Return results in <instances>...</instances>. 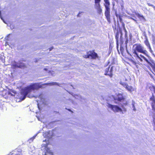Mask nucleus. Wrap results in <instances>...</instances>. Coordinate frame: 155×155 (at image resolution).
<instances>
[{
  "instance_id": "a211bd4d",
  "label": "nucleus",
  "mask_w": 155,
  "mask_h": 155,
  "mask_svg": "<svg viewBox=\"0 0 155 155\" xmlns=\"http://www.w3.org/2000/svg\"><path fill=\"white\" fill-rule=\"evenodd\" d=\"M119 37V33L118 32H117L116 33V34L115 38L116 39L117 44V45H118Z\"/></svg>"
},
{
  "instance_id": "c85d7f7f",
  "label": "nucleus",
  "mask_w": 155,
  "mask_h": 155,
  "mask_svg": "<svg viewBox=\"0 0 155 155\" xmlns=\"http://www.w3.org/2000/svg\"><path fill=\"white\" fill-rule=\"evenodd\" d=\"M109 68H110V67H109L108 68H107L106 69V70H105L106 73L107 72H109Z\"/></svg>"
},
{
  "instance_id": "58836bf2",
  "label": "nucleus",
  "mask_w": 155,
  "mask_h": 155,
  "mask_svg": "<svg viewBox=\"0 0 155 155\" xmlns=\"http://www.w3.org/2000/svg\"><path fill=\"white\" fill-rule=\"evenodd\" d=\"M36 117H37L38 120H39V116H38V115H36Z\"/></svg>"
},
{
  "instance_id": "de8ad7c7",
  "label": "nucleus",
  "mask_w": 155,
  "mask_h": 155,
  "mask_svg": "<svg viewBox=\"0 0 155 155\" xmlns=\"http://www.w3.org/2000/svg\"><path fill=\"white\" fill-rule=\"evenodd\" d=\"M154 130H155V125H154Z\"/></svg>"
},
{
  "instance_id": "1a4fd4ad",
  "label": "nucleus",
  "mask_w": 155,
  "mask_h": 155,
  "mask_svg": "<svg viewBox=\"0 0 155 155\" xmlns=\"http://www.w3.org/2000/svg\"><path fill=\"white\" fill-rule=\"evenodd\" d=\"M106 10L105 12V16H106L107 21L110 22V8H105Z\"/></svg>"
},
{
  "instance_id": "f257e3e1",
  "label": "nucleus",
  "mask_w": 155,
  "mask_h": 155,
  "mask_svg": "<svg viewBox=\"0 0 155 155\" xmlns=\"http://www.w3.org/2000/svg\"><path fill=\"white\" fill-rule=\"evenodd\" d=\"M55 129L53 130V131H49L48 132L44 133L43 136L47 138L48 140L45 139V143H43L42 145L41 150H43L45 152L44 154H42V155H46L48 153L51 154V155H53V153L51 152L50 150L47 147V145H48V143L49 140L53 136L54 134H55L56 130ZM44 142V141H43Z\"/></svg>"
},
{
  "instance_id": "393cba45",
  "label": "nucleus",
  "mask_w": 155,
  "mask_h": 155,
  "mask_svg": "<svg viewBox=\"0 0 155 155\" xmlns=\"http://www.w3.org/2000/svg\"><path fill=\"white\" fill-rule=\"evenodd\" d=\"M44 71H45L44 73L42 74L41 76H44L46 74V72H47L46 71H48V69L47 68H44L43 69Z\"/></svg>"
},
{
  "instance_id": "423d86ee",
  "label": "nucleus",
  "mask_w": 155,
  "mask_h": 155,
  "mask_svg": "<svg viewBox=\"0 0 155 155\" xmlns=\"http://www.w3.org/2000/svg\"><path fill=\"white\" fill-rule=\"evenodd\" d=\"M85 58H89L90 57L92 59H96L98 58V56L97 53L93 51H90L87 53V55L83 56Z\"/></svg>"
},
{
  "instance_id": "39448f33",
  "label": "nucleus",
  "mask_w": 155,
  "mask_h": 155,
  "mask_svg": "<svg viewBox=\"0 0 155 155\" xmlns=\"http://www.w3.org/2000/svg\"><path fill=\"white\" fill-rule=\"evenodd\" d=\"M107 106L114 112H122V113H123L122 109L117 106L113 105L108 103L107 104Z\"/></svg>"
},
{
  "instance_id": "6ab92c4d",
  "label": "nucleus",
  "mask_w": 155,
  "mask_h": 155,
  "mask_svg": "<svg viewBox=\"0 0 155 155\" xmlns=\"http://www.w3.org/2000/svg\"><path fill=\"white\" fill-rule=\"evenodd\" d=\"M38 133H37V134H36L34 136H33V137H31V138H30L28 140V141L29 142V143H31L33 141V140H34V139L37 136V135H38Z\"/></svg>"
},
{
  "instance_id": "c03bdc74",
  "label": "nucleus",
  "mask_w": 155,
  "mask_h": 155,
  "mask_svg": "<svg viewBox=\"0 0 155 155\" xmlns=\"http://www.w3.org/2000/svg\"><path fill=\"white\" fill-rule=\"evenodd\" d=\"M123 109H124V110L125 111H126V108H123Z\"/></svg>"
},
{
  "instance_id": "6e6552de",
  "label": "nucleus",
  "mask_w": 155,
  "mask_h": 155,
  "mask_svg": "<svg viewBox=\"0 0 155 155\" xmlns=\"http://www.w3.org/2000/svg\"><path fill=\"white\" fill-rule=\"evenodd\" d=\"M150 100L152 110L155 112V98L153 94H152V95L150 97Z\"/></svg>"
},
{
  "instance_id": "2eb2a0df",
  "label": "nucleus",
  "mask_w": 155,
  "mask_h": 155,
  "mask_svg": "<svg viewBox=\"0 0 155 155\" xmlns=\"http://www.w3.org/2000/svg\"><path fill=\"white\" fill-rule=\"evenodd\" d=\"M105 3L104 6L105 8H110V3L109 0H104Z\"/></svg>"
},
{
  "instance_id": "f704fd0d",
  "label": "nucleus",
  "mask_w": 155,
  "mask_h": 155,
  "mask_svg": "<svg viewBox=\"0 0 155 155\" xmlns=\"http://www.w3.org/2000/svg\"><path fill=\"white\" fill-rule=\"evenodd\" d=\"M153 123L154 124V125H155V118L153 117Z\"/></svg>"
},
{
  "instance_id": "f8f14e48",
  "label": "nucleus",
  "mask_w": 155,
  "mask_h": 155,
  "mask_svg": "<svg viewBox=\"0 0 155 155\" xmlns=\"http://www.w3.org/2000/svg\"><path fill=\"white\" fill-rule=\"evenodd\" d=\"M122 26L123 27V29L124 30V32H125V38L126 39V41H127L128 39H127V31H126V30L125 28L124 24V23H123L122 24Z\"/></svg>"
},
{
  "instance_id": "603ef678",
  "label": "nucleus",
  "mask_w": 155,
  "mask_h": 155,
  "mask_svg": "<svg viewBox=\"0 0 155 155\" xmlns=\"http://www.w3.org/2000/svg\"><path fill=\"white\" fill-rule=\"evenodd\" d=\"M37 113H38V112H37H37H36V113L37 114Z\"/></svg>"
},
{
  "instance_id": "4468645a",
  "label": "nucleus",
  "mask_w": 155,
  "mask_h": 155,
  "mask_svg": "<svg viewBox=\"0 0 155 155\" xmlns=\"http://www.w3.org/2000/svg\"><path fill=\"white\" fill-rule=\"evenodd\" d=\"M46 84L50 85H57L59 87H62L61 84H58L57 82H52Z\"/></svg>"
},
{
  "instance_id": "0eeeda50",
  "label": "nucleus",
  "mask_w": 155,
  "mask_h": 155,
  "mask_svg": "<svg viewBox=\"0 0 155 155\" xmlns=\"http://www.w3.org/2000/svg\"><path fill=\"white\" fill-rule=\"evenodd\" d=\"M112 97L115 101V102L116 103H117V101H121L124 100V98L121 94L119 93L116 97L112 96Z\"/></svg>"
},
{
  "instance_id": "ea45409f",
  "label": "nucleus",
  "mask_w": 155,
  "mask_h": 155,
  "mask_svg": "<svg viewBox=\"0 0 155 155\" xmlns=\"http://www.w3.org/2000/svg\"><path fill=\"white\" fill-rule=\"evenodd\" d=\"M53 48V47H51L49 48V51H51Z\"/></svg>"
},
{
  "instance_id": "9d476101",
  "label": "nucleus",
  "mask_w": 155,
  "mask_h": 155,
  "mask_svg": "<svg viewBox=\"0 0 155 155\" xmlns=\"http://www.w3.org/2000/svg\"><path fill=\"white\" fill-rule=\"evenodd\" d=\"M21 151L20 149H15L11 153V155H21Z\"/></svg>"
},
{
  "instance_id": "4c0bfd02",
  "label": "nucleus",
  "mask_w": 155,
  "mask_h": 155,
  "mask_svg": "<svg viewBox=\"0 0 155 155\" xmlns=\"http://www.w3.org/2000/svg\"><path fill=\"white\" fill-rule=\"evenodd\" d=\"M145 39H146V40H148L147 37V36H146V35H145Z\"/></svg>"
},
{
  "instance_id": "dca6fc26",
  "label": "nucleus",
  "mask_w": 155,
  "mask_h": 155,
  "mask_svg": "<svg viewBox=\"0 0 155 155\" xmlns=\"http://www.w3.org/2000/svg\"><path fill=\"white\" fill-rule=\"evenodd\" d=\"M136 15L140 20H143L144 21H146V19L143 15H141L139 13L137 14Z\"/></svg>"
},
{
  "instance_id": "79ce46f5",
  "label": "nucleus",
  "mask_w": 155,
  "mask_h": 155,
  "mask_svg": "<svg viewBox=\"0 0 155 155\" xmlns=\"http://www.w3.org/2000/svg\"><path fill=\"white\" fill-rule=\"evenodd\" d=\"M119 19H120V21H122V18H121L120 17H119Z\"/></svg>"
},
{
  "instance_id": "4d7b16f0",
  "label": "nucleus",
  "mask_w": 155,
  "mask_h": 155,
  "mask_svg": "<svg viewBox=\"0 0 155 155\" xmlns=\"http://www.w3.org/2000/svg\"><path fill=\"white\" fill-rule=\"evenodd\" d=\"M125 80H126V81H127V79H125Z\"/></svg>"
},
{
  "instance_id": "7ed1b4c3",
  "label": "nucleus",
  "mask_w": 155,
  "mask_h": 155,
  "mask_svg": "<svg viewBox=\"0 0 155 155\" xmlns=\"http://www.w3.org/2000/svg\"><path fill=\"white\" fill-rule=\"evenodd\" d=\"M137 52L143 53L147 56H148L147 51L145 49L144 47L140 44H135L133 46V56L142 61V59L140 57Z\"/></svg>"
},
{
  "instance_id": "f3484780",
  "label": "nucleus",
  "mask_w": 155,
  "mask_h": 155,
  "mask_svg": "<svg viewBox=\"0 0 155 155\" xmlns=\"http://www.w3.org/2000/svg\"><path fill=\"white\" fill-rule=\"evenodd\" d=\"M22 63H15L14 64H13V66L15 68H21V66H22Z\"/></svg>"
},
{
  "instance_id": "2f4dec72",
  "label": "nucleus",
  "mask_w": 155,
  "mask_h": 155,
  "mask_svg": "<svg viewBox=\"0 0 155 155\" xmlns=\"http://www.w3.org/2000/svg\"><path fill=\"white\" fill-rule=\"evenodd\" d=\"M126 51H127V53H128L129 55H130V56H132L131 55V54H130V53L128 52V50H127V49H126Z\"/></svg>"
},
{
  "instance_id": "a18cd8bd",
  "label": "nucleus",
  "mask_w": 155,
  "mask_h": 155,
  "mask_svg": "<svg viewBox=\"0 0 155 155\" xmlns=\"http://www.w3.org/2000/svg\"><path fill=\"white\" fill-rule=\"evenodd\" d=\"M113 6L115 5V3L114 2H113Z\"/></svg>"
},
{
  "instance_id": "b1692460",
  "label": "nucleus",
  "mask_w": 155,
  "mask_h": 155,
  "mask_svg": "<svg viewBox=\"0 0 155 155\" xmlns=\"http://www.w3.org/2000/svg\"><path fill=\"white\" fill-rule=\"evenodd\" d=\"M144 43L145 45L147 46V47L150 46V44H149L148 40H145L144 41Z\"/></svg>"
},
{
  "instance_id": "20e7f679",
  "label": "nucleus",
  "mask_w": 155,
  "mask_h": 155,
  "mask_svg": "<svg viewBox=\"0 0 155 155\" xmlns=\"http://www.w3.org/2000/svg\"><path fill=\"white\" fill-rule=\"evenodd\" d=\"M40 98V102L39 103V111L40 110V107H41L48 104V100L46 99L44 96L39 95V98Z\"/></svg>"
},
{
  "instance_id": "aec40b11",
  "label": "nucleus",
  "mask_w": 155,
  "mask_h": 155,
  "mask_svg": "<svg viewBox=\"0 0 155 155\" xmlns=\"http://www.w3.org/2000/svg\"><path fill=\"white\" fill-rule=\"evenodd\" d=\"M128 91H131L132 90V87L131 86H129L128 84L125 87Z\"/></svg>"
},
{
  "instance_id": "49530a36",
  "label": "nucleus",
  "mask_w": 155,
  "mask_h": 155,
  "mask_svg": "<svg viewBox=\"0 0 155 155\" xmlns=\"http://www.w3.org/2000/svg\"><path fill=\"white\" fill-rule=\"evenodd\" d=\"M55 123V121H54V122H52V123H51L50 124H54Z\"/></svg>"
},
{
  "instance_id": "8fccbe9b",
  "label": "nucleus",
  "mask_w": 155,
  "mask_h": 155,
  "mask_svg": "<svg viewBox=\"0 0 155 155\" xmlns=\"http://www.w3.org/2000/svg\"><path fill=\"white\" fill-rule=\"evenodd\" d=\"M31 152H33V153H34V152H33V150H32V151H31Z\"/></svg>"
},
{
  "instance_id": "7c9ffc66",
  "label": "nucleus",
  "mask_w": 155,
  "mask_h": 155,
  "mask_svg": "<svg viewBox=\"0 0 155 155\" xmlns=\"http://www.w3.org/2000/svg\"><path fill=\"white\" fill-rule=\"evenodd\" d=\"M147 4L149 6H152V7L153 5H152V4H150V3H147Z\"/></svg>"
},
{
  "instance_id": "a878e982",
  "label": "nucleus",
  "mask_w": 155,
  "mask_h": 155,
  "mask_svg": "<svg viewBox=\"0 0 155 155\" xmlns=\"http://www.w3.org/2000/svg\"><path fill=\"white\" fill-rule=\"evenodd\" d=\"M120 39L121 41H122V36L123 35V34L122 31L121 30H120Z\"/></svg>"
},
{
  "instance_id": "5fc2aeb1",
  "label": "nucleus",
  "mask_w": 155,
  "mask_h": 155,
  "mask_svg": "<svg viewBox=\"0 0 155 155\" xmlns=\"http://www.w3.org/2000/svg\"><path fill=\"white\" fill-rule=\"evenodd\" d=\"M131 36H131V35H130V38H131Z\"/></svg>"
},
{
  "instance_id": "a19ab883",
  "label": "nucleus",
  "mask_w": 155,
  "mask_h": 155,
  "mask_svg": "<svg viewBox=\"0 0 155 155\" xmlns=\"http://www.w3.org/2000/svg\"><path fill=\"white\" fill-rule=\"evenodd\" d=\"M119 19H120V21H122V18H121L120 17H119Z\"/></svg>"
},
{
  "instance_id": "5701e85b",
  "label": "nucleus",
  "mask_w": 155,
  "mask_h": 155,
  "mask_svg": "<svg viewBox=\"0 0 155 155\" xmlns=\"http://www.w3.org/2000/svg\"><path fill=\"white\" fill-rule=\"evenodd\" d=\"M120 83L125 87L127 85V84L126 83L124 82H122L121 81H120Z\"/></svg>"
},
{
  "instance_id": "cd10ccee",
  "label": "nucleus",
  "mask_w": 155,
  "mask_h": 155,
  "mask_svg": "<svg viewBox=\"0 0 155 155\" xmlns=\"http://www.w3.org/2000/svg\"><path fill=\"white\" fill-rule=\"evenodd\" d=\"M149 49V51L151 53H153V51L152 50L150 46H149L148 47Z\"/></svg>"
},
{
  "instance_id": "bb28decb",
  "label": "nucleus",
  "mask_w": 155,
  "mask_h": 155,
  "mask_svg": "<svg viewBox=\"0 0 155 155\" xmlns=\"http://www.w3.org/2000/svg\"><path fill=\"white\" fill-rule=\"evenodd\" d=\"M101 0H95V5L98 3H100Z\"/></svg>"
},
{
  "instance_id": "4be33fe9",
  "label": "nucleus",
  "mask_w": 155,
  "mask_h": 155,
  "mask_svg": "<svg viewBox=\"0 0 155 155\" xmlns=\"http://www.w3.org/2000/svg\"><path fill=\"white\" fill-rule=\"evenodd\" d=\"M149 89L152 91L154 92L155 94V87L154 86H152L149 87Z\"/></svg>"
},
{
  "instance_id": "09e8293b",
  "label": "nucleus",
  "mask_w": 155,
  "mask_h": 155,
  "mask_svg": "<svg viewBox=\"0 0 155 155\" xmlns=\"http://www.w3.org/2000/svg\"><path fill=\"white\" fill-rule=\"evenodd\" d=\"M41 85H40V83H39V88H40L41 87Z\"/></svg>"
},
{
  "instance_id": "f03ea898",
  "label": "nucleus",
  "mask_w": 155,
  "mask_h": 155,
  "mask_svg": "<svg viewBox=\"0 0 155 155\" xmlns=\"http://www.w3.org/2000/svg\"><path fill=\"white\" fill-rule=\"evenodd\" d=\"M38 88L39 84L38 83L33 84L25 88L21 92V94L22 95V97L21 98L22 100H24L27 96L29 98L32 97H37L38 96H37L36 97L31 96L30 95V94H29V93L32 90H37Z\"/></svg>"
},
{
  "instance_id": "3c124183",
  "label": "nucleus",
  "mask_w": 155,
  "mask_h": 155,
  "mask_svg": "<svg viewBox=\"0 0 155 155\" xmlns=\"http://www.w3.org/2000/svg\"><path fill=\"white\" fill-rule=\"evenodd\" d=\"M145 35H146V34H144V35L145 36Z\"/></svg>"
},
{
  "instance_id": "ddd939ff",
  "label": "nucleus",
  "mask_w": 155,
  "mask_h": 155,
  "mask_svg": "<svg viewBox=\"0 0 155 155\" xmlns=\"http://www.w3.org/2000/svg\"><path fill=\"white\" fill-rule=\"evenodd\" d=\"M113 67H111L110 69L109 70V72L105 73V74L109 76L110 77L112 76V72L113 71Z\"/></svg>"
},
{
  "instance_id": "37998d69",
  "label": "nucleus",
  "mask_w": 155,
  "mask_h": 155,
  "mask_svg": "<svg viewBox=\"0 0 155 155\" xmlns=\"http://www.w3.org/2000/svg\"><path fill=\"white\" fill-rule=\"evenodd\" d=\"M152 7H153L154 9L155 10V6L153 5Z\"/></svg>"
},
{
  "instance_id": "c756f323",
  "label": "nucleus",
  "mask_w": 155,
  "mask_h": 155,
  "mask_svg": "<svg viewBox=\"0 0 155 155\" xmlns=\"http://www.w3.org/2000/svg\"><path fill=\"white\" fill-rule=\"evenodd\" d=\"M129 17V18H130V19H131L133 20H134V21H135V22H136V23H137V20H136L135 19H134V18H133L131 17Z\"/></svg>"
},
{
  "instance_id": "c9c22d12",
  "label": "nucleus",
  "mask_w": 155,
  "mask_h": 155,
  "mask_svg": "<svg viewBox=\"0 0 155 155\" xmlns=\"http://www.w3.org/2000/svg\"><path fill=\"white\" fill-rule=\"evenodd\" d=\"M133 64H134L135 65H136V62L134 61H133Z\"/></svg>"
},
{
  "instance_id": "6e6d98bb",
  "label": "nucleus",
  "mask_w": 155,
  "mask_h": 155,
  "mask_svg": "<svg viewBox=\"0 0 155 155\" xmlns=\"http://www.w3.org/2000/svg\"><path fill=\"white\" fill-rule=\"evenodd\" d=\"M3 21L4 22V23H6L5 22V21Z\"/></svg>"
},
{
  "instance_id": "412c9836",
  "label": "nucleus",
  "mask_w": 155,
  "mask_h": 155,
  "mask_svg": "<svg viewBox=\"0 0 155 155\" xmlns=\"http://www.w3.org/2000/svg\"><path fill=\"white\" fill-rule=\"evenodd\" d=\"M135 103L134 101L133 100H132V107L133 108V110L134 111H136V110L135 107Z\"/></svg>"
},
{
  "instance_id": "72a5a7b5",
  "label": "nucleus",
  "mask_w": 155,
  "mask_h": 155,
  "mask_svg": "<svg viewBox=\"0 0 155 155\" xmlns=\"http://www.w3.org/2000/svg\"><path fill=\"white\" fill-rule=\"evenodd\" d=\"M124 105L126 106L127 104V103L126 101H125V103H124Z\"/></svg>"
},
{
  "instance_id": "e433bc0d",
  "label": "nucleus",
  "mask_w": 155,
  "mask_h": 155,
  "mask_svg": "<svg viewBox=\"0 0 155 155\" xmlns=\"http://www.w3.org/2000/svg\"><path fill=\"white\" fill-rule=\"evenodd\" d=\"M37 107H38V109H39V103H38V101H37Z\"/></svg>"
},
{
  "instance_id": "9b49d317",
  "label": "nucleus",
  "mask_w": 155,
  "mask_h": 155,
  "mask_svg": "<svg viewBox=\"0 0 155 155\" xmlns=\"http://www.w3.org/2000/svg\"><path fill=\"white\" fill-rule=\"evenodd\" d=\"M95 8L96 9L97 13L101 14L102 12V9L101 7V5L100 3L96 4L95 5Z\"/></svg>"
},
{
  "instance_id": "473e14b6",
  "label": "nucleus",
  "mask_w": 155,
  "mask_h": 155,
  "mask_svg": "<svg viewBox=\"0 0 155 155\" xmlns=\"http://www.w3.org/2000/svg\"><path fill=\"white\" fill-rule=\"evenodd\" d=\"M139 57H141L142 58H143L144 57L142 55V54H140V55H139Z\"/></svg>"
},
{
  "instance_id": "864d4df0",
  "label": "nucleus",
  "mask_w": 155,
  "mask_h": 155,
  "mask_svg": "<svg viewBox=\"0 0 155 155\" xmlns=\"http://www.w3.org/2000/svg\"><path fill=\"white\" fill-rule=\"evenodd\" d=\"M11 95H12V96H13V95L12 94H11Z\"/></svg>"
}]
</instances>
